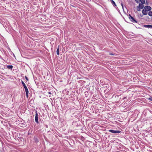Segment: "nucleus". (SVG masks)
I'll use <instances>...</instances> for the list:
<instances>
[{
    "mask_svg": "<svg viewBox=\"0 0 152 152\" xmlns=\"http://www.w3.org/2000/svg\"><path fill=\"white\" fill-rule=\"evenodd\" d=\"M48 93L49 94L51 95V94H53V91H52V92L51 91L50 92H49Z\"/></svg>",
    "mask_w": 152,
    "mask_h": 152,
    "instance_id": "obj_17",
    "label": "nucleus"
},
{
    "mask_svg": "<svg viewBox=\"0 0 152 152\" xmlns=\"http://www.w3.org/2000/svg\"><path fill=\"white\" fill-rule=\"evenodd\" d=\"M144 9H145L146 11H150L151 10L152 8L151 7L149 6H146L144 7Z\"/></svg>",
    "mask_w": 152,
    "mask_h": 152,
    "instance_id": "obj_3",
    "label": "nucleus"
},
{
    "mask_svg": "<svg viewBox=\"0 0 152 152\" xmlns=\"http://www.w3.org/2000/svg\"><path fill=\"white\" fill-rule=\"evenodd\" d=\"M132 18H133V17L130 14H129V18L130 20Z\"/></svg>",
    "mask_w": 152,
    "mask_h": 152,
    "instance_id": "obj_16",
    "label": "nucleus"
},
{
    "mask_svg": "<svg viewBox=\"0 0 152 152\" xmlns=\"http://www.w3.org/2000/svg\"><path fill=\"white\" fill-rule=\"evenodd\" d=\"M135 1L137 3H139L140 2V0H135Z\"/></svg>",
    "mask_w": 152,
    "mask_h": 152,
    "instance_id": "obj_19",
    "label": "nucleus"
},
{
    "mask_svg": "<svg viewBox=\"0 0 152 152\" xmlns=\"http://www.w3.org/2000/svg\"><path fill=\"white\" fill-rule=\"evenodd\" d=\"M121 5H122V7L123 8V5L122 4H121Z\"/></svg>",
    "mask_w": 152,
    "mask_h": 152,
    "instance_id": "obj_24",
    "label": "nucleus"
},
{
    "mask_svg": "<svg viewBox=\"0 0 152 152\" xmlns=\"http://www.w3.org/2000/svg\"><path fill=\"white\" fill-rule=\"evenodd\" d=\"M13 66L12 65H8L7 66V68L9 69H12L13 68Z\"/></svg>",
    "mask_w": 152,
    "mask_h": 152,
    "instance_id": "obj_11",
    "label": "nucleus"
},
{
    "mask_svg": "<svg viewBox=\"0 0 152 152\" xmlns=\"http://www.w3.org/2000/svg\"><path fill=\"white\" fill-rule=\"evenodd\" d=\"M144 27L145 28H152V25H145Z\"/></svg>",
    "mask_w": 152,
    "mask_h": 152,
    "instance_id": "obj_9",
    "label": "nucleus"
},
{
    "mask_svg": "<svg viewBox=\"0 0 152 152\" xmlns=\"http://www.w3.org/2000/svg\"><path fill=\"white\" fill-rule=\"evenodd\" d=\"M148 15L150 16H152V12L149 11L148 13Z\"/></svg>",
    "mask_w": 152,
    "mask_h": 152,
    "instance_id": "obj_13",
    "label": "nucleus"
},
{
    "mask_svg": "<svg viewBox=\"0 0 152 152\" xmlns=\"http://www.w3.org/2000/svg\"><path fill=\"white\" fill-rule=\"evenodd\" d=\"M132 22H135L136 23H137V21L135 20L134 18H132L130 20Z\"/></svg>",
    "mask_w": 152,
    "mask_h": 152,
    "instance_id": "obj_7",
    "label": "nucleus"
},
{
    "mask_svg": "<svg viewBox=\"0 0 152 152\" xmlns=\"http://www.w3.org/2000/svg\"><path fill=\"white\" fill-rule=\"evenodd\" d=\"M143 4H142V3L141 4L140 3L139 4V9H142L143 8L144 6Z\"/></svg>",
    "mask_w": 152,
    "mask_h": 152,
    "instance_id": "obj_5",
    "label": "nucleus"
},
{
    "mask_svg": "<svg viewBox=\"0 0 152 152\" xmlns=\"http://www.w3.org/2000/svg\"><path fill=\"white\" fill-rule=\"evenodd\" d=\"M21 83L25 89L27 88V87L23 81H21Z\"/></svg>",
    "mask_w": 152,
    "mask_h": 152,
    "instance_id": "obj_8",
    "label": "nucleus"
},
{
    "mask_svg": "<svg viewBox=\"0 0 152 152\" xmlns=\"http://www.w3.org/2000/svg\"><path fill=\"white\" fill-rule=\"evenodd\" d=\"M148 99L150 101H152V97H150L148 98Z\"/></svg>",
    "mask_w": 152,
    "mask_h": 152,
    "instance_id": "obj_18",
    "label": "nucleus"
},
{
    "mask_svg": "<svg viewBox=\"0 0 152 152\" xmlns=\"http://www.w3.org/2000/svg\"><path fill=\"white\" fill-rule=\"evenodd\" d=\"M25 89V91L26 94V97L27 98L28 97V88H26Z\"/></svg>",
    "mask_w": 152,
    "mask_h": 152,
    "instance_id": "obj_6",
    "label": "nucleus"
},
{
    "mask_svg": "<svg viewBox=\"0 0 152 152\" xmlns=\"http://www.w3.org/2000/svg\"><path fill=\"white\" fill-rule=\"evenodd\" d=\"M38 114L37 113V111H36V114H35V121L36 123H38Z\"/></svg>",
    "mask_w": 152,
    "mask_h": 152,
    "instance_id": "obj_2",
    "label": "nucleus"
},
{
    "mask_svg": "<svg viewBox=\"0 0 152 152\" xmlns=\"http://www.w3.org/2000/svg\"><path fill=\"white\" fill-rule=\"evenodd\" d=\"M20 126H21V127H25L26 126V124H20Z\"/></svg>",
    "mask_w": 152,
    "mask_h": 152,
    "instance_id": "obj_15",
    "label": "nucleus"
},
{
    "mask_svg": "<svg viewBox=\"0 0 152 152\" xmlns=\"http://www.w3.org/2000/svg\"><path fill=\"white\" fill-rule=\"evenodd\" d=\"M25 78L27 81H28V78L26 76H25Z\"/></svg>",
    "mask_w": 152,
    "mask_h": 152,
    "instance_id": "obj_20",
    "label": "nucleus"
},
{
    "mask_svg": "<svg viewBox=\"0 0 152 152\" xmlns=\"http://www.w3.org/2000/svg\"><path fill=\"white\" fill-rule=\"evenodd\" d=\"M142 12L143 14L145 15H147L148 13V11L144 9L142 10Z\"/></svg>",
    "mask_w": 152,
    "mask_h": 152,
    "instance_id": "obj_4",
    "label": "nucleus"
},
{
    "mask_svg": "<svg viewBox=\"0 0 152 152\" xmlns=\"http://www.w3.org/2000/svg\"><path fill=\"white\" fill-rule=\"evenodd\" d=\"M109 55H114V54L113 53H110Z\"/></svg>",
    "mask_w": 152,
    "mask_h": 152,
    "instance_id": "obj_21",
    "label": "nucleus"
},
{
    "mask_svg": "<svg viewBox=\"0 0 152 152\" xmlns=\"http://www.w3.org/2000/svg\"><path fill=\"white\" fill-rule=\"evenodd\" d=\"M59 45H58V48L56 51L57 54L58 55L59 54Z\"/></svg>",
    "mask_w": 152,
    "mask_h": 152,
    "instance_id": "obj_10",
    "label": "nucleus"
},
{
    "mask_svg": "<svg viewBox=\"0 0 152 152\" xmlns=\"http://www.w3.org/2000/svg\"><path fill=\"white\" fill-rule=\"evenodd\" d=\"M49 97H52L51 96H49Z\"/></svg>",
    "mask_w": 152,
    "mask_h": 152,
    "instance_id": "obj_22",
    "label": "nucleus"
},
{
    "mask_svg": "<svg viewBox=\"0 0 152 152\" xmlns=\"http://www.w3.org/2000/svg\"><path fill=\"white\" fill-rule=\"evenodd\" d=\"M140 1L141 3L142 4H144L145 3V0H140Z\"/></svg>",
    "mask_w": 152,
    "mask_h": 152,
    "instance_id": "obj_14",
    "label": "nucleus"
},
{
    "mask_svg": "<svg viewBox=\"0 0 152 152\" xmlns=\"http://www.w3.org/2000/svg\"><path fill=\"white\" fill-rule=\"evenodd\" d=\"M111 2L112 3V4H113V5L114 6H116L115 2L113 0H111Z\"/></svg>",
    "mask_w": 152,
    "mask_h": 152,
    "instance_id": "obj_12",
    "label": "nucleus"
},
{
    "mask_svg": "<svg viewBox=\"0 0 152 152\" xmlns=\"http://www.w3.org/2000/svg\"><path fill=\"white\" fill-rule=\"evenodd\" d=\"M109 131L110 132H111L112 133L116 134V133H119L121 132V131L118 130H113L110 129L109 130Z\"/></svg>",
    "mask_w": 152,
    "mask_h": 152,
    "instance_id": "obj_1",
    "label": "nucleus"
},
{
    "mask_svg": "<svg viewBox=\"0 0 152 152\" xmlns=\"http://www.w3.org/2000/svg\"><path fill=\"white\" fill-rule=\"evenodd\" d=\"M87 1H90L91 0H86Z\"/></svg>",
    "mask_w": 152,
    "mask_h": 152,
    "instance_id": "obj_23",
    "label": "nucleus"
}]
</instances>
